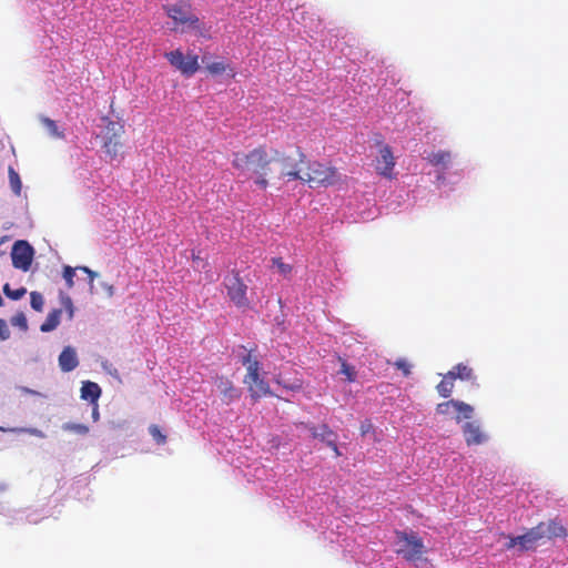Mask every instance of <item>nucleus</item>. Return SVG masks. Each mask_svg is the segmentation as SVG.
Masks as SVG:
<instances>
[{"label": "nucleus", "mask_w": 568, "mask_h": 568, "mask_svg": "<svg viewBox=\"0 0 568 568\" xmlns=\"http://www.w3.org/2000/svg\"><path fill=\"white\" fill-rule=\"evenodd\" d=\"M2 290H3L4 295L8 298L13 300V301L20 300L27 293L26 287H19V288L12 290L8 283L3 285Z\"/></svg>", "instance_id": "nucleus-29"}, {"label": "nucleus", "mask_w": 568, "mask_h": 568, "mask_svg": "<svg viewBox=\"0 0 568 568\" xmlns=\"http://www.w3.org/2000/svg\"><path fill=\"white\" fill-rule=\"evenodd\" d=\"M192 260L194 262H203V260L200 257V254L195 252H192Z\"/></svg>", "instance_id": "nucleus-47"}, {"label": "nucleus", "mask_w": 568, "mask_h": 568, "mask_svg": "<svg viewBox=\"0 0 568 568\" xmlns=\"http://www.w3.org/2000/svg\"><path fill=\"white\" fill-rule=\"evenodd\" d=\"M452 159V154L449 151H438L433 152L427 156L428 162L434 165H447Z\"/></svg>", "instance_id": "nucleus-23"}, {"label": "nucleus", "mask_w": 568, "mask_h": 568, "mask_svg": "<svg viewBox=\"0 0 568 568\" xmlns=\"http://www.w3.org/2000/svg\"><path fill=\"white\" fill-rule=\"evenodd\" d=\"M302 19H303V22H304V27L306 28L307 23L305 22V17L303 16Z\"/></svg>", "instance_id": "nucleus-50"}, {"label": "nucleus", "mask_w": 568, "mask_h": 568, "mask_svg": "<svg viewBox=\"0 0 568 568\" xmlns=\"http://www.w3.org/2000/svg\"><path fill=\"white\" fill-rule=\"evenodd\" d=\"M61 314H62V310H60V308L52 310L48 314L45 321L41 324L40 331L43 333L54 331L60 324Z\"/></svg>", "instance_id": "nucleus-20"}, {"label": "nucleus", "mask_w": 568, "mask_h": 568, "mask_svg": "<svg viewBox=\"0 0 568 568\" xmlns=\"http://www.w3.org/2000/svg\"><path fill=\"white\" fill-rule=\"evenodd\" d=\"M454 383L453 373L445 374L444 379L436 386L438 394L444 398L449 397L454 390Z\"/></svg>", "instance_id": "nucleus-21"}, {"label": "nucleus", "mask_w": 568, "mask_h": 568, "mask_svg": "<svg viewBox=\"0 0 568 568\" xmlns=\"http://www.w3.org/2000/svg\"><path fill=\"white\" fill-rule=\"evenodd\" d=\"M272 266L276 267L277 272L284 277H288L293 270V266L291 264L284 263L281 257H273Z\"/></svg>", "instance_id": "nucleus-28"}, {"label": "nucleus", "mask_w": 568, "mask_h": 568, "mask_svg": "<svg viewBox=\"0 0 568 568\" xmlns=\"http://www.w3.org/2000/svg\"><path fill=\"white\" fill-rule=\"evenodd\" d=\"M567 529L556 519L540 521L535 527L528 529L525 534L516 537H508L506 549H513L518 546L519 551H535L537 547L554 538H566Z\"/></svg>", "instance_id": "nucleus-2"}, {"label": "nucleus", "mask_w": 568, "mask_h": 568, "mask_svg": "<svg viewBox=\"0 0 568 568\" xmlns=\"http://www.w3.org/2000/svg\"><path fill=\"white\" fill-rule=\"evenodd\" d=\"M79 365L78 356L75 351L67 346L59 355V366L62 372H71Z\"/></svg>", "instance_id": "nucleus-15"}, {"label": "nucleus", "mask_w": 568, "mask_h": 568, "mask_svg": "<svg viewBox=\"0 0 568 568\" xmlns=\"http://www.w3.org/2000/svg\"><path fill=\"white\" fill-rule=\"evenodd\" d=\"M398 548L396 552L407 561L420 560L425 554V546L423 539L414 531H396Z\"/></svg>", "instance_id": "nucleus-6"}, {"label": "nucleus", "mask_w": 568, "mask_h": 568, "mask_svg": "<svg viewBox=\"0 0 568 568\" xmlns=\"http://www.w3.org/2000/svg\"><path fill=\"white\" fill-rule=\"evenodd\" d=\"M320 430V439L326 445H328L329 440L337 438L336 434L326 424H322Z\"/></svg>", "instance_id": "nucleus-33"}, {"label": "nucleus", "mask_w": 568, "mask_h": 568, "mask_svg": "<svg viewBox=\"0 0 568 568\" xmlns=\"http://www.w3.org/2000/svg\"><path fill=\"white\" fill-rule=\"evenodd\" d=\"M205 60H206V55H203L202 57V62L205 63Z\"/></svg>", "instance_id": "nucleus-51"}, {"label": "nucleus", "mask_w": 568, "mask_h": 568, "mask_svg": "<svg viewBox=\"0 0 568 568\" xmlns=\"http://www.w3.org/2000/svg\"><path fill=\"white\" fill-rule=\"evenodd\" d=\"M98 276V274L91 270V272H89L88 274V277H89V285H90V288L92 290L93 288V283H94V280L95 277Z\"/></svg>", "instance_id": "nucleus-45"}, {"label": "nucleus", "mask_w": 568, "mask_h": 568, "mask_svg": "<svg viewBox=\"0 0 568 568\" xmlns=\"http://www.w3.org/2000/svg\"><path fill=\"white\" fill-rule=\"evenodd\" d=\"M63 429L79 435H85L89 433V427L84 424L67 423L63 425Z\"/></svg>", "instance_id": "nucleus-34"}, {"label": "nucleus", "mask_w": 568, "mask_h": 568, "mask_svg": "<svg viewBox=\"0 0 568 568\" xmlns=\"http://www.w3.org/2000/svg\"><path fill=\"white\" fill-rule=\"evenodd\" d=\"M30 304L34 311L42 312L43 305H44V300H43L42 294H40L39 292H31Z\"/></svg>", "instance_id": "nucleus-31"}, {"label": "nucleus", "mask_w": 568, "mask_h": 568, "mask_svg": "<svg viewBox=\"0 0 568 568\" xmlns=\"http://www.w3.org/2000/svg\"><path fill=\"white\" fill-rule=\"evenodd\" d=\"M342 181V175L335 166L318 161L308 162L303 171L302 181L311 187H327Z\"/></svg>", "instance_id": "nucleus-4"}, {"label": "nucleus", "mask_w": 568, "mask_h": 568, "mask_svg": "<svg viewBox=\"0 0 568 568\" xmlns=\"http://www.w3.org/2000/svg\"><path fill=\"white\" fill-rule=\"evenodd\" d=\"M448 373H453V377L455 381L457 378L462 379V381H468V382H474L476 379L474 369L463 363L455 365Z\"/></svg>", "instance_id": "nucleus-18"}, {"label": "nucleus", "mask_w": 568, "mask_h": 568, "mask_svg": "<svg viewBox=\"0 0 568 568\" xmlns=\"http://www.w3.org/2000/svg\"><path fill=\"white\" fill-rule=\"evenodd\" d=\"M100 395L101 388L97 383L87 381L82 384L81 398L90 400L91 403H97Z\"/></svg>", "instance_id": "nucleus-17"}, {"label": "nucleus", "mask_w": 568, "mask_h": 568, "mask_svg": "<svg viewBox=\"0 0 568 568\" xmlns=\"http://www.w3.org/2000/svg\"><path fill=\"white\" fill-rule=\"evenodd\" d=\"M415 568H430V565L426 558L420 557V560L413 561Z\"/></svg>", "instance_id": "nucleus-41"}, {"label": "nucleus", "mask_w": 568, "mask_h": 568, "mask_svg": "<svg viewBox=\"0 0 568 568\" xmlns=\"http://www.w3.org/2000/svg\"><path fill=\"white\" fill-rule=\"evenodd\" d=\"M121 138L122 136H104V142H103V150L105 152V154L111 159V160H116V159H120L122 158V142H121Z\"/></svg>", "instance_id": "nucleus-16"}, {"label": "nucleus", "mask_w": 568, "mask_h": 568, "mask_svg": "<svg viewBox=\"0 0 568 568\" xmlns=\"http://www.w3.org/2000/svg\"><path fill=\"white\" fill-rule=\"evenodd\" d=\"M102 120L105 122L104 136H122L124 134V125L122 123L112 121L106 116Z\"/></svg>", "instance_id": "nucleus-22"}, {"label": "nucleus", "mask_w": 568, "mask_h": 568, "mask_svg": "<svg viewBox=\"0 0 568 568\" xmlns=\"http://www.w3.org/2000/svg\"><path fill=\"white\" fill-rule=\"evenodd\" d=\"M41 123L43 124V126L48 130V132L53 138H57V139L64 138V133L61 130H59L55 121L51 120L50 118L43 116V118H41Z\"/></svg>", "instance_id": "nucleus-26"}, {"label": "nucleus", "mask_w": 568, "mask_h": 568, "mask_svg": "<svg viewBox=\"0 0 568 568\" xmlns=\"http://www.w3.org/2000/svg\"><path fill=\"white\" fill-rule=\"evenodd\" d=\"M169 18L174 21L175 29L181 26V31H195L203 34L202 24L200 19L192 12V7L189 0H180L174 4H166L163 7Z\"/></svg>", "instance_id": "nucleus-5"}, {"label": "nucleus", "mask_w": 568, "mask_h": 568, "mask_svg": "<svg viewBox=\"0 0 568 568\" xmlns=\"http://www.w3.org/2000/svg\"><path fill=\"white\" fill-rule=\"evenodd\" d=\"M306 155L297 148L294 154H287L277 149H273V164L278 166V173H274V179L291 181H302L303 169L302 164H305Z\"/></svg>", "instance_id": "nucleus-3"}, {"label": "nucleus", "mask_w": 568, "mask_h": 568, "mask_svg": "<svg viewBox=\"0 0 568 568\" xmlns=\"http://www.w3.org/2000/svg\"><path fill=\"white\" fill-rule=\"evenodd\" d=\"M229 298L237 307H247L248 298L246 296L247 285L244 283L237 271H232L230 276H226L223 282Z\"/></svg>", "instance_id": "nucleus-8"}, {"label": "nucleus", "mask_w": 568, "mask_h": 568, "mask_svg": "<svg viewBox=\"0 0 568 568\" xmlns=\"http://www.w3.org/2000/svg\"><path fill=\"white\" fill-rule=\"evenodd\" d=\"M215 384L223 404L230 405L233 402L240 399L242 394L241 389L235 387L234 384L227 377H216Z\"/></svg>", "instance_id": "nucleus-12"}, {"label": "nucleus", "mask_w": 568, "mask_h": 568, "mask_svg": "<svg viewBox=\"0 0 568 568\" xmlns=\"http://www.w3.org/2000/svg\"><path fill=\"white\" fill-rule=\"evenodd\" d=\"M244 383L247 385L250 395L253 402H257L261 397L272 395L268 384L257 374V378L244 377Z\"/></svg>", "instance_id": "nucleus-14"}, {"label": "nucleus", "mask_w": 568, "mask_h": 568, "mask_svg": "<svg viewBox=\"0 0 568 568\" xmlns=\"http://www.w3.org/2000/svg\"><path fill=\"white\" fill-rule=\"evenodd\" d=\"M104 290L106 291V294L109 297L114 295V287L111 284H103Z\"/></svg>", "instance_id": "nucleus-46"}, {"label": "nucleus", "mask_w": 568, "mask_h": 568, "mask_svg": "<svg viewBox=\"0 0 568 568\" xmlns=\"http://www.w3.org/2000/svg\"><path fill=\"white\" fill-rule=\"evenodd\" d=\"M273 151L267 152L266 146L258 145L248 152H234L232 166L241 173H251L254 184L266 190L270 179H274Z\"/></svg>", "instance_id": "nucleus-1"}, {"label": "nucleus", "mask_w": 568, "mask_h": 568, "mask_svg": "<svg viewBox=\"0 0 568 568\" xmlns=\"http://www.w3.org/2000/svg\"><path fill=\"white\" fill-rule=\"evenodd\" d=\"M11 324L13 326H18L20 327L21 329L23 331H27L28 329V322H27V317L26 315L22 313V312H19L17 313L12 318H11Z\"/></svg>", "instance_id": "nucleus-36"}, {"label": "nucleus", "mask_w": 568, "mask_h": 568, "mask_svg": "<svg viewBox=\"0 0 568 568\" xmlns=\"http://www.w3.org/2000/svg\"><path fill=\"white\" fill-rule=\"evenodd\" d=\"M75 270H77V267L74 268V267H71L69 265H65L63 267V274L62 275H63V278L65 281V284H67L68 288H72L73 285H74L73 277L75 275Z\"/></svg>", "instance_id": "nucleus-35"}, {"label": "nucleus", "mask_w": 568, "mask_h": 568, "mask_svg": "<svg viewBox=\"0 0 568 568\" xmlns=\"http://www.w3.org/2000/svg\"><path fill=\"white\" fill-rule=\"evenodd\" d=\"M241 362H242L243 366H245L246 372H247L245 377L253 376L256 379L257 374H260L261 366H260V362L257 361V358L255 356H253L252 352H248L247 354H245L242 357Z\"/></svg>", "instance_id": "nucleus-19"}, {"label": "nucleus", "mask_w": 568, "mask_h": 568, "mask_svg": "<svg viewBox=\"0 0 568 568\" xmlns=\"http://www.w3.org/2000/svg\"><path fill=\"white\" fill-rule=\"evenodd\" d=\"M303 426H305L310 432H311V436L313 438H318L320 439V427H315V426H312V425H306L304 423H302Z\"/></svg>", "instance_id": "nucleus-40"}, {"label": "nucleus", "mask_w": 568, "mask_h": 568, "mask_svg": "<svg viewBox=\"0 0 568 568\" xmlns=\"http://www.w3.org/2000/svg\"><path fill=\"white\" fill-rule=\"evenodd\" d=\"M8 174H9V182H10L11 190L13 191V193L16 195H20L21 189H22V183H21L18 172L12 166H10L8 170Z\"/></svg>", "instance_id": "nucleus-27"}, {"label": "nucleus", "mask_w": 568, "mask_h": 568, "mask_svg": "<svg viewBox=\"0 0 568 568\" xmlns=\"http://www.w3.org/2000/svg\"><path fill=\"white\" fill-rule=\"evenodd\" d=\"M372 428H373V425L371 424V422L366 420L365 423H363L361 425L362 435H366L368 432H371Z\"/></svg>", "instance_id": "nucleus-42"}, {"label": "nucleus", "mask_w": 568, "mask_h": 568, "mask_svg": "<svg viewBox=\"0 0 568 568\" xmlns=\"http://www.w3.org/2000/svg\"><path fill=\"white\" fill-rule=\"evenodd\" d=\"M26 432H28L29 434H31L33 436L40 437V438L44 437V434L40 429H37V428H29V429H26Z\"/></svg>", "instance_id": "nucleus-44"}, {"label": "nucleus", "mask_w": 568, "mask_h": 568, "mask_svg": "<svg viewBox=\"0 0 568 568\" xmlns=\"http://www.w3.org/2000/svg\"><path fill=\"white\" fill-rule=\"evenodd\" d=\"M62 304L64 305L65 310L68 311L69 317L72 318L73 313H74L72 300L69 296H65L62 298Z\"/></svg>", "instance_id": "nucleus-39"}, {"label": "nucleus", "mask_w": 568, "mask_h": 568, "mask_svg": "<svg viewBox=\"0 0 568 568\" xmlns=\"http://www.w3.org/2000/svg\"><path fill=\"white\" fill-rule=\"evenodd\" d=\"M327 446L333 449L335 456H339L341 455V452H339V449H338V447L336 445V439L329 440Z\"/></svg>", "instance_id": "nucleus-43"}, {"label": "nucleus", "mask_w": 568, "mask_h": 568, "mask_svg": "<svg viewBox=\"0 0 568 568\" xmlns=\"http://www.w3.org/2000/svg\"><path fill=\"white\" fill-rule=\"evenodd\" d=\"M32 246L23 240L17 241L11 251L12 265L16 268L28 271L33 260Z\"/></svg>", "instance_id": "nucleus-11"}, {"label": "nucleus", "mask_w": 568, "mask_h": 568, "mask_svg": "<svg viewBox=\"0 0 568 568\" xmlns=\"http://www.w3.org/2000/svg\"><path fill=\"white\" fill-rule=\"evenodd\" d=\"M169 63L184 77H192L200 69L199 55L193 52L183 53L181 49H176L164 53Z\"/></svg>", "instance_id": "nucleus-7"}, {"label": "nucleus", "mask_w": 568, "mask_h": 568, "mask_svg": "<svg viewBox=\"0 0 568 568\" xmlns=\"http://www.w3.org/2000/svg\"><path fill=\"white\" fill-rule=\"evenodd\" d=\"M394 366L397 369L402 371L405 376H408L410 374V364L404 358L397 359L394 363Z\"/></svg>", "instance_id": "nucleus-37"}, {"label": "nucleus", "mask_w": 568, "mask_h": 568, "mask_svg": "<svg viewBox=\"0 0 568 568\" xmlns=\"http://www.w3.org/2000/svg\"><path fill=\"white\" fill-rule=\"evenodd\" d=\"M275 382L286 390L298 392L303 388V381L300 378H295L292 382H286L280 374L276 376Z\"/></svg>", "instance_id": "nucleus-25"}, {"label": "nucleus", "mask_w": 568, "mask_h": 568, "mask_svg": "<svg viewBox=\"0 0 568 568\" xmlns=\"http://www.w3.org/2000/svg\"><path fill=\"white\" fill-rule=\"evenodd\" d=\"M341 361V371L339 373L345 375L346 381L352 383L356 379V371L355 367L349 365L346 361L339 358Z\"/></svg>", "instance_id": "nucleus-30"}, {"label": "nucleus", "mask_w": 568, "mask_h": 568, "mask_svg": "<svg viewBox=\"0 0 568 568\" xmlns=\"http://www.w3.org/2000/svg\"><path fill=\"white\" fill-rule=\"evenodd\" d=\"M77 270H80V271L84 272L85 274H89V272H91V268H89L87 266H78Z\"/></svg>", "instance_id": "nucleus-48"}, {"label": "nucleus", "mask_w": 568, "mask_h": 568, "mask_svg": "<svg viewBox=\"0 0 568 568\" xmlns=\"http://www.w3.org/2000/svg\"><path fill=\"white\" fill-rule=\"evenodd\" d=\"M436 413L444 416L455 413V420L460 423L463 419H470L473 417L474 407L462 400L449 399L437 404Z\"/></svg>", "instance_id": "nucleus-9"}, {"label": "nucleus", "mask_w": 568, "mask_h": 568, "mask_svg": "<svg viewBox=\"0 0 568 568\" xmlns=\"http://www.w3.org/2000/svg\"><path fill=\"white\" fill-rule=\"evenodd\" d=\"M378 156L375 159V170L377 174L386 178L394 179V168H395V156L393 154L392 148L384 143H378Z\"/></svg>", "instance_id": "nucleus-10"}, {"label": "nucleus", "mask_w": 568, "mask_h": 568, "mask_svg": "<svg viewBox=\"0 0 568 568\" xmlns=\"http://www.w3.org/2000/svg\"><path fill=\"white\" fill-rule=\"evenodd\" d=\"M10 337V331L4 320L0 318V339L6 341Z\"/></svg>", "instance_id": "nucleus-38"}, {"label": "nucleus", "mask_w": 568, "mask_h": 568, "mask_svg": "<svg viewBox=\"0 0 568 568\" xmlns=\"http://www.w3.org/2000/svg\"><path fill=\"white\" fill-rule=\"evenodd\" d=\"M149 433L152 436V438L156 442V444L164 445L166 443V436L161 432L158 425H151L149 427Z\"/></svg>", "instance_id": "nucleus-32"}, {"label": "nucleus", "mask_w": 568, "mask_h": 568, "mask_svg": "<svg viewBox=\"0 0 568 568\" xmlns=\"http://www.w3.org/2000/svg\"><path fill=\"white\" fill-rule=\"evenodd\" d=\"M463 434L468 446L480 445L486 442L487 437L477 422H466L463 426Z\"/></svg>", "instance_id": "nucleus-13"}, {"label": "nucleus", "mask_w": 568, "mask_h": 568, "mask_svg": "<svg viewBox=\"0 0 568 568\" xmlns=\"http://www.w3.org/2000/svg\"><path fill=\"white\" fill-rule=\"evenodd\" d=\"M23 390H24L26 393L34 394V392H33V390L28 389V388H23Z\"/></svg>", "instance_id": "nucleus-49"}, {"label": "nucleus", "mask_w": 568, "mask_h": 568, "mask_svg": "<svg viewBox=\"0 0 568 568\" xmlns=\"http://www.w3.org/2000/svg\"><path fill=\"white\" fill-rule=\"evenodd\" d=\"M205 69L212 75H220L226 71H230L231 77L235 75L233 69L230 68V65L224 63L223 61L206 63Z\"/></svg>", "instance_id": "nucleus-24"}]
</instances>
